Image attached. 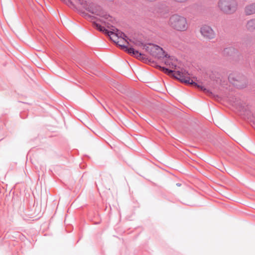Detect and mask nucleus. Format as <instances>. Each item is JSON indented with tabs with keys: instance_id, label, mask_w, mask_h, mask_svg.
I'll list each match as a JSON object with an SVG mask.
<instances>
[{
	"instance_id": "20e7f679",
	"label": "nucleus",
	"mask_w": 255,
	"mask_h": 255,
	"mask_svg": "<svg viewBox=\"0 0 255 255\" xmlns=\"http://www.w3.org/2000/svg\"><path fill=\"white\" fill-rule=\"evenodd\" d=\"M218 7L224 13L232 14L238 8V3L235 0H220Z\"/></svg>"
},
{
	"instance_id": "9b49d317",
	"label": "nucleus",
	"mask_w": 255,
	"mask_h": 255,
	"mask_svg": "<svg viewBox=\"0 0 255 255\" xmlns=\"http://www.w3.org/2000/svg\"><path fill=\"white\" fill-rule=\"evenodd\" d=\"M247 28L251 31L255 29V19L249 20L247 24Z\"/></svg>"
},
{
	"instance_id": "f03ea898",
	"label": "nucleus",
	"mask_w": 255,
	"mask_h": 255,
	"mask_svg": "<svg viewBox=\"0 0 255 255\" xmlns=\"http://www.w3.org/2000/svg\"><path fill=\"white\" fill-rule=\"evenodd\" d=\"M75 2L77 4H80L83 8L89 10L93 13H95L97 16V21L96 22V23H98L97 22L100 21L102 23H107L108 25H109V24H111L110 22H113L114 19L112 16L107 14L105 11L101 9L98 8L93 9L90 7V4L86 0H75ZM95 22H94V23Z\"/></svg>"
},
{
	"instance_id": "39448f33",
	"label": "nucleus",
	"mask_w": 255,
	"mask_h": 255,
	"mask_svg": "<svg viewBox=\"0 0 255 255\" xmlns=\"http://www.w3.org/2000/svg\"><path fill=\"white\" fill-rule=\"evenodd\" d=\"M143 48L156 58L161 59L166 57L163 49L157 45L148 44L143 45Z\"/></svg>"
},
{
	"instance_id": "f8f14e48",
	"label": "nucleus",
	"mask_w": 255,
	"mask_h": 255,
	"mask_svg": "<svg viewBox=\"0 0 255 255\" xmlns=\"http://www.w3.org/2000/svg\"><path fill=\"white\" fill-rule=\"evenodd\" d=\"M173 0L177 3H185V2H187L189 0Z\"/></svg>"
},
{
	"instance_id": "7ed1b4c3",
	"label": "nucleus",
	"mask_w": 255,
	"mask_h": 255,
	"mask_svg": "<svg viewBox=\"0 0 255 255\" xmlns=\"http://www.w3.org/2000/svg\"><path fill=\"white\" fill-rule=\"evenodd\" d=\"M168 24L172 29L179 32L185 31L189 28L187 18L177 14H173L170 17Z\"/></svg>"
},
{
	"instance_id": "9d476101",
	"label": "nucleus",
	"mask_w": 255,
	"mask_h": 255,
	"mask_svg": "<svg viewBox=\"0 0 255 255\" xmlns=\"http://www.w3.org/2000/svg\"><path fill=\"white\" fill-rule=\"evenodd\" d=\"M127 51L129 54H132L135 57L140 59L143 58V55L138 51L135 50L133 48H128L127 49Z\"/></svg>"
},
{
	"instance_id": "423d86ee",
	"label": "nucleus",
	"mask_w": 255,
	"mask_h": 255,
	"mask_svg": "<svg viewBox=\"0 0 255 255\" xmlns=\"http://www.w3.org/2000/svg\"><path fill=\"white\" fill-rule=\"evenodd\" d=\"M163 71L165 73H167L168 74H170L171 73H174L173 76L177 79L180 80L181 81H183L185 83H189L191 85H196V84L193 82V80L190 79V78L186 76V74L180 71H173L171 70H168L166 68H164Z\"/></svg>"
},
{
	"instance_id": "6e6552de",
	"label": "nucleus",
	"mask_w": 255,
	"mask_h": 255,
	"mask_svg": "<svg viewBox=\"0 0 255 255\" xmlns=\"http://www.w3.org/2000/svg\"><path fill=\"white\" fill-rule=\"evenodd\" d=\"M166 58L164 60L165 64L168 66L169 68L173 69L176 66L177 60L172 57H165Z\"/></svg>"
},
{
	"instance_id": "f257e3e1",
	"label": "nucleus",
	"mask_w": 255,
	"mask_h": 255,
	"mask_svg": "<svg viewBox=\"0 0 255 255\" xmlns=\"http://www.w3.org/2000/svg\"><path fill=\"white\" fill-rule=\"evenodd\" d=\"M114 21L113 22H110L111 24L108 25L107 23H104L106 25H107V27L110 28L111 30L108 31L106 30L105 28L102 26L98 23L95 22L94 25L97 27L98 29L101 31H105L106 33H107L109 36L110 37V38L116 43L121 47H124L126 48L125 44L128 43L126 36L125 34L119 30L118 29L115 28L113 26V24L115 22V19L113 18Z\"/></svg>"
},
{
	"instance_id": "1a4fd4ad",
	"label": "nucleus",
	"mask_w": 255,
	"mask_h": 255,
	"mask_svg": "<svg viewBox=\"0 0 255 255\" xmlns=\"http://www.w3.org/2000/svg\"><path fill=\"white\" fill-rule=\"evenodd\" d=\"M245 12L247 15H251L255 13V3L247 5L245 8Z\"/></svg>"
},
{
	"instance_id": "0eeeda50",
	"label": "nucleus",
	"mask_w": 255,
	"mask_h": 255,
	"mask_svg": "<svg viewBox=\"0 0 255 255\" xmlns=\"http://www.w3.org/2000/svg\"><path fill=\"white\" fill-rule=\"evenodd\" d=\"M202 35L208 39H211L215 37V33L213 29L207 25H203L200 28Z\"/></svg>"
},
{
	"instance_id": "4468645a",
	"label": "nucleus",
	"mask_w": 255,
	"mask_h": 255,
	"mask_svg": "<svg viewBox=\"0 0 255 255\" xmlns=\"http://www.w3.org/2000/svg\"><path fill=\"white\" fill-rule=\"evenodd\" d=\"M177 185L178 186H179L180 185L179 184H177Z\"/></svg>"
},
{
	"instance_id": "ddd939ff",
	"label": "nucleus",
	"mask_w": 255,
	"mask_h": 255,
	"mask_svg": "<svg viewBox=\"0 0 255 255\" xmlns=\"http://www.w3.org/2000/svg\"><path fill=\"white\" fill-rule=\"evenodd\" d=\"M135 45H138V46H140V45H142L143 44L142 43H140V42H136L135 43Z\"/></svg>"
}]
</instances>
